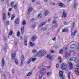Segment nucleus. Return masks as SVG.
<instances>
[{
	"instance_id": "0e129e2a",
	"label": "nucleus",
	"mask_w": 79,
	"mask_h": 79,
	"mask_svg": "<svg viewBox=\"0 0 79 79\" xmlns=\"http://www.w3.org/2000/svg\"><path fill=\"white\" fill-rule=\"evenodd\" d=\"M35 0H32V2H35Z\"/></svg>"
},
{
	"instance_id": "4be33fe9",
	"label": "nucleus",
	"mask_w": 79,
	"mask_h": 79,
	"mask_svg": "<svg viewBox=\"0 0 79 79\" xmlns=\"http://www.w3.org/2000/svg\"><path fill=\"white\" fill-rule=\"evenodd\" d=\"M24 55H22V59L21 60V64H23V59H24Z\"/></svg>"
},
{
	"instance_id": "72a5a7b5",
	"label": "nucleus",
	"mask_w": 79,
	"mask_h": 79,
	"mask_svg": "<svg viewBox=\"0 0 79 79\" xmlns=\"http://www.w3.org/2000/svg\"><path fill=\"white\" fill-rule=\"evenodd\" d=\"M71 73V72H69L68 73V79H70L71 78V77H70V73Z\"/></svg>"
},
{
	"instance_id": "412c9836",
	"label": "nucleus",
	"mask_w": 79,
	"mask_h": 79,
	"mask_svg": "<svg viewBox=\"0 0 79 79\" xmlns=\"http://www.w3.org/2000/svg\"><path fill=\"white\" fill-rule=\"evenodd\" d=\"M29 44L31 47H33V46H34V43L32 42H30L29 43Z\"/></svg>"
},
{
	"instance_id": "e2e57ef3",
	"label": "nucleus",
	"mask_w": 79,
	"mask_h": 79,
	"mask_svg": "<svg viewBox=\"0 0 79 79\" xmlns=\"http://www.w3.org/2000/svg\"><path fill=\"white\" fill-rule=\"evenodd\" d=\"M53 51H51V52L52 53H53Z\"/></svg>"
},
{
	"instance_id": "680f3d73",
	"label": "nucleus",
	"mask_w": 79,
	"mask_h": 79,
	"mask_svg": "<svg viewBox=\"0 0 79 79\" xmlns=\"http://www.w3.org/2000/svg\"><path fill=\"white\" fill-rule=\"evenodd\" d=\"M50 21V19H48V21Z\"/></svg>"
},
{
	"instance_id": "7ed1b4c3",
	"label": "nucleus",
	"mask_w": 79,
	"mask_h": 79,
	"mask_svg": "<svg viewBox=\"0 0 79 79\" xmlns=\"http://www.w3.org/2000/svg\"><path fill=\"white\" fill-rule=\"evenodd\" d=\"M14 2H12L10 3V6H11V8H14L15 10H16L18 7L17 6V5H14Z\"/></svg>"
},
{
	"instance_id": "f257e3e1",
	"label": "nucleus",
	"mask_w": 79,
	"mask_h": 79,
	"mask_svg": "<svg viewBox=\"0 0 79 79\" xmlns=\"http://www.w3.org/2000/svg\"><path fill=\"white\" fill-rule=\"evenodd\" d=\"M77 62H78L76 64V66L77 68H75V72L77 75H79V70H78V69H79V59L78 60Z\"/></svg>"
},
{
	"instance_id": "393cba45",
	"label": "nucleus",
	"mask_w": 79,
	"mask_h": 79,
	"mask_svg": "<svg viewBox=\"0 0 79 79\" xmlns=\"http://www.w3.org/2000/svg\"><path fill=\"white\" fill-rule=\"evenodd\" d=\"M62 32H68V29H63L62 30Z\"/></svg>"
},
{
	"instance_id": "473e14b6",
	"label": "nucleus",
	"mask_w": 79,
	"mask_h": 79,
	"mask_svg": "<svg viewBox=\"0 0 79 79\" xmlns=\"http://www.w3.org/2000/svg\"><path fill=\"white\" fill-rule=\"evenodd\" d=\"M48 14V11H46L45 12H44V15L45 16H46Z\"/></svg>"
},
{
	"instance_id": "0eeeda50",
	"label": "nucleus",
	"mask_w": 79,
	"mask_h": 79,
	"mask_svg": "<svg viewBox=\"0 0 79 79\" xmlns=\"http://www.w3.org/2000/svg\"><path fill=\"white\" fill-rule=\"evenodd\" d=\"M16 51H14L13 52L12 54V59H14L15 58V55H16Z\"/></svg>"
},
{
	"instance_id": "6ab92c4d",
	"label": "nucleus",
	"mask_w": 79,
	"mask_h": 79,
	"mask_svg": "<svg viewBox=\"0 0 79 79\" xmlns=\"http://www.w3.org/2000/svg\"><path fill=\"white\" fill-rule=\"evenodd\" d=\"M36 58H32L31 57V60L32 61H35L36 60Z\"/></svg>"
},
{
	"instance_id": "f03ea898",
	"label": "nucleus",
	"mask_w": 79,
	"mask_h": 79,
	"mask_svg": "<svg viewBox=\"0 0 79 79\" xmlns=\"http://www.w3.org/2000/svg\"><path fill=\"white\" fill-rule=\"evenodd\" d=\"M47 51L45 50H40L38 52V55L40 56H44L46 53Z\"/></svg>"
},
{
	"instance_id": "b1692460",
	"label": "nucleus",
	"mask_w": 79,
	"mask_h": 79,
	"mask_svg": "<svg viewBox=\"0 0 79 79\" xmlns=\"http://www.w3.org/2000/svg\"><path fill=\"white\" fill-rule=\"evenodd\" d=\"M70 60H71V61H75V58L74 57H72L70 58Z\"/></svg>"
},
{
	"instance_id": "c85d7f7f",
	"label": "nucleus",
	"mask_w": 79,
	"mask_h": 79,
	"mask_svg": "<svg viewBox=\"0 0 79 79\" xmlns=\"http://www.w3.org/2000/svg\"><path fill=\"white\" fill-rule=\"evenodd\" d=\"M32 74V72H30L27 74V76H30Z\"/></svg>"
},
{
	"instance_id": "5701e85b",
	"label": "nucleus",
	"mask_w": 79,
	"mask_h": 79,
	"mask_svg": "<svg viewBox=\"0 0 79 79\" xmlns=\"http://www.w3.org/2000/svg\"><path fill=\"white\" fill-rule=\"evenodd\" d=\"M58 5L59 6H60V7H62V6H63V3H58Z\"/></svg>"
},
{
	"instance_id": "58836bf2",
	"label": "nucleus",
	"mask_w": 79,
	"mask_h": 79,
	"mask_svg": "<svg viewBox=\"0 0 79 79\" xmlns=\"http://www.w3.org/2000/svg\"><path fill=\"white\" fill-rule=\"evenodd\" d=\"M26 23V21H23L22 23L23 25H24V24H25Z\"/></svg>"
},
{
	"instance_id": "de8ad7c7",
	"label": "nucleus",
	"mask_w": 79,
	"mask_h": 79,
	"mask_svg": "<svg viewBox=\"0 0 79 79\" xmlns=\"http://www.w3.org/2000/svg\"><path fill=\"white\" fill-rule=\"evenodd\" d=\"M53 23L54 24H55V23H56V21L55 20H53Z\"/></svg>"
},
{
	"instance_id": "f8f14e48",
	"label": "nucleus",
	"mask_w": 79,
	"mask_h": 79,
	"mask_svg": "<svg viewBox=\"0 0 79 79\" xmlns=\"http://www.w3.org/2000/svg\"><path fill=\"white\" fill-rule=\"evenodd\" d=\"M45 24H46V23L45 22H44L42 23H40L39 26V27H41V26H42L45 25Z\"/></svg>"
},
{
	"instance_id": "2f4dec72",
	"label": "nucleus",
	"mask_w": 79,
	"mask_h": 79,
	"mask_svg": "<svg viewBox=\"0 0 79 79\" xmlns=\"http://www.w3.org/2000/svg\"><path fill=\"white\" fill-rule=\"evenodd\" d=\"M47 57L48 58H49V59H51V58H52V56H50V55H48L47 56Z\"/></svg>"
},
{
	"instance_id": "4468645a",
	"label": "nucleus",
	"mask_w": 79,
	"mask_h": 79,
	"mask_svg": "<svg viewBox=\"0 0 79 79\" xmlns=\"http://www.w3.org/2000/svg\"><path fill=\"white\" fill-rule=\"evenodd\" d=\"M2 18H3V20H6V14L5 13H3V16H2Z\"/></svg>"
},
{
	"instance_id": "ea45409f",
	"label": "nucleus",
	"mask_w": 79,
	"mask_h": 79,
	"mask_svg": "<svg viewBox=\"0 0 79 79\" xmlns=\"http://www.w3.org/2000/svg\"><path fill=\"white\" fill-rule=\"evenodd\" d=\"M24 44L25 46H27V42H24Z\"/></svg>"
},
{
	"instance_id": "052dcab7",
	"label": "nucleus",
	"mask_w": 79,
	"mask_h": 79,
	"mask_svg": "<svg viewBox=\"0 0 79 79\" xmlns=\"http://www.w3.org/2000/svg\"><path fill=\"white\" fill-rule=\"evenodd\" d=\"M26 40H27L26 39H24V42H27L26 41Z\"/></svg>"
},
{
	"instance_id": "864d4df0",
	"label": "nucleus",
	"mask_w": 79,
	"mask_h": 79,
	"mask_svg": "<svg viewBox=\"0 0 79 79\" xmlns=\"http://www.w3.org/2000/svg\"><path fill=\"white\" fill-rule=\"evenodd\" d=\"M6 24L7 25H9V22L8 21H6Z\"/></svg>"
},
{
	"instance_id": "f3484780",
	"label": "nucleus",
	"mask_w": 79,
	"mask_h": 79,
	"mask_svg": "<svg viewBox=\"0 0 79 79\" xmlns=\"http://www.w3.org/2000/svg\"><path fill=\"white\" fill-rule=\"evenodd\" d=\"M72 46H73V48L75 49V50H76L77 49V45H76L74 44V46L73 45H72Z\"/></svg>"
},
{
	"instance_id": "c03bdc74",
	"label": "nucleus",
	"mask_w": 79,
	"mask_h": 79,
	"mask_svg": "<svg viewBox=\"0 0 79 79\" xmlns=\"http://www.w3.org/2000/svg\"><path fill=\"white\" fill-rule=\"evenodd\" d=\"M12 34H13V31H10L9 33L10 35H12Z\"/></svg>"
},
{
	"instance_id": "aec40b11",
	"label": "nucleus",
	"mask_w": 79,
	"mask_h": 79,
	"mask_svg": "<svg viewBox=\"0 0 79 79\" xmlns=\"http://www.w3.org/2000/svg\"><path fill=\"white\" fill-rule=\"evenodd\" d=\"M69 55H70V54L67 53L65 55L66 58H69Z\"/></svg>"
},
{
	"instance_id": "20e7f679",
	"label": "nucleus",
	"mask_w": 79,
	"mask_h": 79,
	"mask_svg": "<svg viewBox=\"0 0 79 79\" xmlns=\"http://www.w3.org/2000/svg\"><path fill=\"white\" fill-rule=\"evenodd\" d=\"M33 9V8H32V7L31 6L29 7L28 9V11L27 12V15H29L30 13L32 11V10Z\"/></svg>"
},
{
	"instance_id": "bf43d9fd",
	"label": "nucleus",
	"mask_w": 79,
	"mask_h": 79,
	"mask_svg": "<svg viewBox=\"0 0 79 79\" xmlns=\"http://www.w3.org/2000/svg\"><path fill=\"white\" fill-rule=\"evenodd\" d=\"M14 72H15V71L14 70H12V73H14Z\"/></svg>"
},
{
	"instance_id": "dca6fc26",
	"label": "nucleus",
	"mask_w": 79,
	"mask_h": 79,
	"mask_svg": "<svg viewBox=\"0 0 79 79\" xmlns=\"http://www.w3.org/2000/svg\"><path fill=\"white\" fill-rule=\"evenodd\" d=\"M59 76L60 77H63V72L61 71H60L59 72Z\"/></svg>"
},
{
	"instance_id": "7c9ffc66",
	"label": "nucleus",
	"mask_w": 79,
	"mask_h": 79,
	"mask_svg": "<svg viewBox=\"0 0 79 79\" xmlns=\"http://www.w3.org/2000/svg\"><path fill=\"white\" fill-rule=\"evenodd\" d=\"M42 15L41 14H39L38 15V18H42Z\"/></svg>"
},
{
	"instance_id": "f704fd0d",
	"label": "nucleus",
	"mask_w": 79,
	"mask_h": 79,
	"mask_svg": "<svg viewBox=\"0 0 79 79\" xmlns=\"http://www.w3.org/2000/svg\"><path fill=\"white\" fill-rule=\"evenodd\" d=\"M43 64H40L38 67V68H39V69H40V68H42V67L43 66Z\"/></svg>"
},
{
	"instance_id": "a18cd8bd",
	"label": "nucleus",
	"mask_w": 79,
	"mask_h": 79,
	"mask_svg": "<svg viewBox=\"0 0 79 79\" xmlns=\"http://www.w3.org/2000/svg\"><path fill=\"white\" fill-rule=\"evenodd\" d=\"M58 26V24L57 23L54 25V27H57Z\"/></svg>"
},
{
	"instance_id": "79ce46f5",
	"label": "nucleus",
	"mask_w": 79,
	"mask_h": 79,
	"mask_svg": "<svg viewBox=\"0 0 79 79\" xmlns=\"http://www.w3.org/2000/svg\"><path fill=\"white\" fill-rule=\"evenodd\" d=\"M77 6V3L76 2H75L74 3L73 6H75H75Z\"/></svg>"
},
{
	"instance_id": "423d86ee",
	"label": "nucleus",
	"mask_w": 79,
	"mask_h": 79,
	"mask_svg": "<svg viewBox=\"0 0 79 79\" xmlns=\"http://www.w3.org/2000/svg\"><path fill=\"white\" fill-rule=\"evenodd\" d=\"M40 73H45V71H46V69L44 68H42L40 70Z\"/></svg>"
},
{
	"instance_id": "5fc2aeb1",
	"label": "nucleus",
	"mask_w": 79,
	"mask_h": 79,
	"mask_svg": "<svg viewBox=\"0 0 79 79\" xmlns=\"http://www.w3.org/2000/svg\"><path fill=\"white\" fill-rule=\"evenodd\" d=\"M24 30H21V33L22 34H23V33H24Z\"/></svg>"
},
{
	"instance_id": "39448f33",
	"label": "nucleus",
	"mask_w": 79,
	"mask_h": 79,
	"mask_svg": "<svg viewBox=\"0 0 79 79\" xmlns=\"http://www.w3.org/2000/svg\"><path fill=\"white\" fill-rule=\"evenodd\" d=\"M61 69H62L64 70L65 69L67 68L66 65L64 64H62L61 65Z\"/></svg>"
},
{
	"instance_id": "cd10ccee",
	"label": "nucleus",
	"mask_w": 79,
	"mask_h": 79,
	"mask_svg": "<svg viewBox=\"0 0 79 79\" xmlns=\"http://www.w3.org/2000/svg\"><path fill=\"white\" fill-rule=\"evenodd\" d=\"M15 15H13L11 16V20H13V19H14V18H15Z\"/></svg>"
},
{
	"instance_id": "6e6552de",
	"label": "nucleus",
	"mask_w": 79,
	"mask_h": 79,
	"mask_svg": "<svg viewBox=\"0 0 79 79\" xmlns=\"http://www.w3.org/2000/svg\"><path fill=\"white\" fill-rule=\"evenodd\" d=\"M67 15L66 13H65V11H63V15L62 16V18H66Z\"/></svg>"
},
{
	"instance_id": "c9c22d12",
	"label": "nucleus",
	"mask_w": 79,
	"mask_h": 79,
	"mask_svg": "<svg viewBox=\"0 0 79 79\" xmlns=\"http://www.w3.org/2000/svg\"><path fill=\"white\" fill-rule=\"evenodd\" d=\"M72 45L74 46V44H72L70 45V47L71 48H74V46H72Z\"/></svg>"
},
{
	"instance_id": "6e6d98bb",
	"label": "nucleus",
	"mask_w": 79,
	"mask_h": 79,
	"mask_svg": "<svg viewBox=\"0 0 79 79\" xmlns=\"http://www.w3.org/2000/svg\"><path fill=\"white\" fill-rule=\"evenodd\" d=\"M50 72H48L47 73V76H48V75H49V74H50Z\"/></svg>"
},
{
	"instance_id": "e433bc0d",
	"label": "nucleus",
	"mask_w": 79,
	"mask_h": 79,
	"mask_svg": "<svg viewBox=\"0 0 79 79\" xmlns=\"http://www.w3.org/2000/svg\"><path fill=\"white\" fill-rule=\"evenodd\" d=\"M32 52L33 53H36V52H37V50L34 49L33 50Z\"/></svg>"
},
{
	"instance_id": "a878e982",
	"label": "nucleus",
	"mask_w": 79,
	"mask_h": 79,
	"mask_svg": "<svg viewBox=\"0 0 79 79\" xmlns=\"http://www.w3.org/2000/svg\"><path fill=\"white\" fill-rule=\"evenodd\" d=\"M58 60L60 63H61L62 61V58H61L60 56L59 57Z\"/></svg>"
},
{
	"instance_id": "9d476101",
	"label": "nucleus",
	"mask_w": 79,
	"mask_h": 79,
	"mask_svg": "<svg viewBox=\"0 0 79 79\" xmlns=\"http://www.w3.org/2000/svg\"><path fill=\"white\" fill-rule=\"evenodd\" d=\"M15 22L16 24H19V18H16Z\"/></svg>"
},
{
	"instance_id": "69168bd1",
	"label": "nucleus",
	"mask_w": 79,
	"mask_h": 79,
	"mask_svg": "<svg viewBox=\"0 0 79 79\" xmlns=\"http://www.w3.org/2000/svg\"><path fill=\"white\" fill-rule=\"evenodd\" d=\"M15 44H16V45H17V44H18V42H16Z\"/></svg>"
},
{
	"instance_id": "4d7b16f0",
	"label": "nucleus",
	"mask_w": 79,
	"mask_h": 79,
	"mask_svg": "<svg viewBox=\"0 0 79 79\" xmlns=\"http://www.w3.org/2000/svg\"><path fill=\"white\" fill-rule=\"evenodd\" d=\"M64 24H65V25H67V24H68V22H64Z\"/></svg>"
},
{
	"instance_id": "49530a36",
	"label": "nucleus",
	"mask_w": 79,
	"mask_h": 79,
	"mask_svg": "<svg viewBox=\"0 0 79 79\" xmlns=\"http://www.w3.org/2000/svg\"><path fill=\"white\" fill-rule=\"evenodd\" d=\"M19 35H20V33H19V31H18L17 32V36H19Z\"/></svg>"
},
{
	"instance_id": "774afa93",
	"label": "nucleus",
	"mask_w": 79,
	"mask_h": 79,
	"mask_svg": "<svg viewBox=\"0 0 79 79\" xmlns=\"http://www.w3.org/2000/svg\"><path fill=\"white\" fill-rule=\"evenodd\" d=\"M62 79H64V77H63Z\"/></svg>"
},
{
	"instance_id": "09e8293b",
	"label": "nucleus",
	"mask_w": 79,
	"mask_h": 79,
	"mask_svg": "<svg viewBox=\"0 0 79 79\" xmlns=\"http://www.w3.org/2000/svg\"><path fill=\"white\" fill-rule=\"evenodd\" d=\"M21 30H24V27H22L21 28Z\"/></svg>"
},
{
	"instance_id": "13d9d810",
	"label": "nucleus",
	"mask_w": 79,
	"mask_h": 79,
	"mask_svg": "<svg viewBox=\"0 0 79 79\" xmlns=\"http://www.w3.org/2000/svg\"><path fill=\"white\" fill-rule=\"evenodd\" d=\"M11 8H10L9 10V11H11Z\"/></svg>"
},
{
	"instance_id": "4c0bfd02",
	"label": "nucleus",
	"mask_w": 79,
	"mask_h": 79,
	"mask_svg": "<svg viewBox=\"0 0 79 79\" xmlns=\"http://www.w3.org/2000/svg\"><path fill=\"white\" fill-rule=\"evenodd\" d=\"M59 53H60L62 54L63 53V50H62L60 49L59 51Z\"/></svg>"
},
{
	"instance_id": "bb28decb",
	"label": "nucleus",
	"mask_w": 79,
	"mask_h": 79,
	"mask_svg": "<svg viewBox=\"0 0 79 79\" xmlns=\"http://www.w3.org/2000/svg\"><path fill=\"white\" fill-rule=\"evenodd\" d=\"M44 74V73H40L39 75V77L40 78H41L42 77V75Z\"/></svg>"
},
{
	"instance_id": "9b49d317",
	"label": "nucleus",
	"mask_w": 79,
	"mask_h": 79,
	"mask_svg": "<svg viewBox=\"0 0 79 79\" xmlns=\"http://www.w3.org/2000/svg\"><path fill=\"white\" fill-rule=\"evenodd\" d=\"M2 66H5V60L3 58H2Z\"/></svg>"
},
{
	"instance_id": "3c124183",
	"label": "nucleus",
	"mask_w": 79,
	"mask_h": 79,
	"mask_svg": "<svg viewBox=\"0 0 79 79\" xmlns=\"http://www.w3.org/2000/svg\"><path fill=\"white\" fill-rule=\"evenodd\" d=\"M56 37H55L54 38H53L52 39V40H53L55 41V40L56 39Z\"/></svg>"
},
{
	"instance_id": "ddd939ff",
	"label": "nucleus",
	"mask_w": 79,
	"mask_h": 79,
	"mask_svg": "<svg viewBox=\"0 0 79 79\" xmlns=\"http://www.w3.org/2000/svg\"><path fill=\"white\" fill-rule=\"evenodd\" d=\"M69 66L70 69H72L73 68V64L70 62H69Z\"/></svg>"
},
{
	"instance_id": "c756f323",
	"label": "nucleus",
	"mask_w": 79,
	"mask_h": 79,
	"mask_svg": "<svg viewBox=\"0 0 79 79\" xmlns=\"http://www.w3.org/2000/svg\"><path fill=\"white\" fill-rule=\"evenodd\" d=\"M31 61H32L31 60V58L30 59H29L27 62V64H29V63H31Z\"/></svg>"
},
{
	"instance_id": "2eb2a0df",
	"label": "nucleus",
	"mask_w": 79,
	"mask_h": 79,
	"mask_svg": "<svg viewBox=\"0 0 79 79\" xmlns=\"http://www.w3.org/2000/svg\"><path fill=\"white\" fill-rule=\"evenodd\" d=\"M37 39V36L35 35L33 36L32 39V40L34 41V40H35V39Z\"/></svg>"
},
{
	"instance_id": "a19ab883",
	"label": "nucleus",
	"mask_w": 79,
	"mask_h": 79,
	"mask_svg": "<svg viewBox=\"0 0 79 79\" xmlns=\"http://www.w3.org/2000/svg\"><path fill=\"white\" fill-rule=\"evenodd\" d=\"M75 26V23H74L73 22L72 24V27H74Z\"/></svg>"
},
{
	"instance_id": "1a4fd4ad",
	"label": "nucleus",
	"mask_w": 79,
	"mask_h": 79,
	"mask_svg": "<svg viewBox=\"0 0 79 79\" xmlns=\"http://www.w3.org/2000/svg\"><path fill=\"white\" fill-rule=\"evenodd\" d=\"M76 32H77V31H76V30H75L74 31V32H72L71 33L72 36L73 37L74 36V35H75L76 34Z\"/></svg>"
},
{
	"instance_id": "37998d69",
	"label": "nucleus",
	"mask_w": 79,
	"mask_h": 79,
	"mask_svg": "<svg viewBox=\"0 0 79 79\" xmlns=\"http://www.w3.org/2000/svg\"><path fill=\"white\" fill-rule=\"evenodd\" d=\"M8 16L9 18H10V12H8Z\"/></svg>"
},
{
	"instance_id": "a211bd4d",
	"label": "nucleus",
	"mask_w": 79,
	"mask_h": 79,
	"mask_svg": "<svg viewBox=\"0 0 79 79\" xmlns=\"http://www.w3.org/2000/svg\"><path fill=\"white\" fill-rule=\"evenodd\" d=\"M15 64H18V60L16 58H15Z\"/></svg>"
},
{
	"instance_id": "338daca9",
	"label": "nucleus",
	"mask_w": 79,
	"mask_h": 79,
	"mask_svg": "<svg viewBox=\"0 0 79 79\" xmlns=\"http://www.w3.org/2000/svg\"><path fill=\"white\" fill-rule=\"evenodd\" d=\"M66 50H67V49L66 48L65 50V52H66Z\"/></svg>"
},
{
	"instance_id": "8fccbe9b",
	"label": "nucleus",
	"mask_w": 79,
	"mask_h": 79,
	"mask_svg": "<svg viewBox=\"0 0 79 79\" xmlns=\"http://www.w3.org/2000/svg\"><path fill=\"white\" fill-rule=\"evenodd\" d=\"M59 67V64H56V68H58Z\"/></svg>"
},
{
	"instance_id": "603ef678",
	"label": "nucleus",
	"mask_w": 79,
	"mask_h": 79,
	"mask_svg": "<svg viewBox=\"0 0 79 79\" xmlns=\"http://www.w3.org/2000/svg\"><path fill=\"white\" fill-rule=\"evenodd\" d=\"M32 28H35V25H33L32 26Z\"/></svg>"
}]
</instances>
